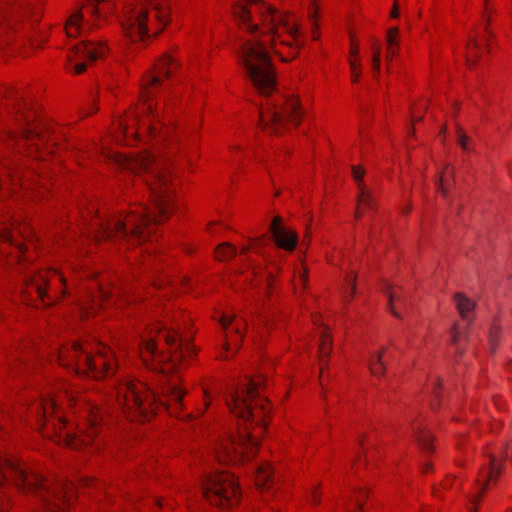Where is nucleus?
<instances>
[{"label": "nucleus", "mask_w": 512, "mask_h": 512, "mask_svg": "<svg viewBox=\"0 0 512 512\" xmlns=\"http://www.w3.org/2000/svg\"><path fill=\"white\" fill-rule=\"evenodd\" d=\"M413 434L421 445V447L425 450L431 449V434L430 431L426 429V427H422V425H413Z\"/></svg>", "instance_id": "obj_22"}, {"label": "nucleus", "mask_w": 512, "mask_h": 512, "mask_svg": "<svg viewBox=\"0 0 512 512\" xmlns=\"http://www.w3.org/2000/svg\"><path fill=\"white\" fill-rule=\"evenodd\" d=\"M360 67H361L360 63H358L355 60H350V68L352 71L353 82L358 81V79L360 77Z\"/></svg>", "instance_id": "obj_36"}, {"label": "nucleus", "mask_w": 512, "mask_h": 512, "mask_svg": "<svg viewBox=\"0 0 512 512\" xmlns=\"http://www.w3.org/2000/svg\"><path fill=\"white\" fill-rule=\"evenodd\" d=\"M500 472H501V467L495 464V460L494 459H491V461H490V468H489V472H488V474H487V476L485 478V483H484L483 488H482L481 492L479 493V495L477 496L475 501H479L481 499V497L483 496V493H484V491L486 489L488 481H490L493 478H496L500 474Z\"/></svg>", "instance_id": "obj_29"}, {"label": "nucleus", "mask_w": 512, "mask_h": 512, "mask_svg": "<svg viewBox=\"0 0 512 512\" xmlns=\"http://www.w3.org/2000/svg\"><path fill=\"white\" fill-rule=\"evenodd\" d=\"M0 241L2 245L14 246L17 253H23V244L19 243L14 236V233L8 224H1L0 226Z\"/></svg>", "instance_id": "obj_19"}, {"label": "nucleus", "mask_w": 512, "mask_h": 512, "mask_svg": "<svg viewBox=\"0 0 512 512\" xmlns=\"http://www.w3.org/2000/svg\"><path fill=\"white\" fill-rule=\"evenodd\" d=\"M84 8L91 15L102 17L112 10V4L108 2L97 3L94 0H89V2L85 4Z\"/></svg>", "instance_id": "obj_23"}, {"label": "nucleus", "mask_w": 512, "mask_h": 512, "mask_svg": "<svg viewBox=\"0 0 512 512\" xmlns=\"http://www.w3.org/2000/svg\"><path fill=\"white\" fill-rule=\"evenodd\" d=\"M467 47L469 49V54L467 56V62L469 64V66L472 67V65H475L476 61L479 59V54L477 52L479 49V42L475 36L469 37Z\"/></svg>", "instance_id": "obj_27"}, {"label": "nucleus", "mask_w": 512, "mask_h": 512, "mask_svg": "<svg viewBox=\"0 0 512 512\" xmlns=\"http://www.w3.org/2000/svg\"><path fill=\"white\" fill-rule=\"evenodd\" d=\"M57 358L61 365L73 369L76 373L92 374L95 378L113 374L115 370L114 354L108 347L100 344L96 357L87 348L75 342L62 347L57 352Z\"/></svg>", "instance_id": "obj_6"}, {"label": "nucleus", "mask_w": 512, "mask_h": 512, "mask_svg": "<svg viewBox=\"0 0 512 512\" xmlns=\"http://www.w3.org/2000/svg\"><path fill=\"white\" fill-rule=\"evenodd\" d=\"M384 352L385 350H383L380 353L373 354L369 360L370 371L375 376H379L384 372V363L382 360Z\"/></svg>", "instance_id": "obj_25"}, {"label": "nucleus", "mask_w": 512, "mask_h": 512, "mask_svg": "<svg viewBox=\"0 0 512 512\" xmlns=\"http://www.w3.org/2000/svg\"><path fill=\"white\" fill-rule=\"evenodd\" d=\"M106 414V411L93 407L90 411V417H89V431H87V434L83 438H79L76 436L67 435L66 443L69 447L73 449L79 448L82 444H85L91 437L96 433V430L98 426L100 425V422L103 420L104 415Z\"/></svg>", "instance_id": "obj_13"}, {"label": "nucleus", "mask_w": 512, "mask_h": 512, "mask_svg": "<svg viewBox=\"0 0 512 512\" xmlns=\"http://www.w3.org/2000/svg\"><path fill=\"white\" fill-rule=\"evenodd\" d=\"M439 185H440V189H441L442 193L445 194L446 192H445V188H444V185H443V177L441 178Z\"/></svg>", "instance_id": "obj_47"}, {"label": "nucleus", "mask_w": 512, "mask_h": 512, "mask_svg": "<svg viewBox=\"0 0 512 512\" xmlns=\"http://www.w3.org/2000/svg\"><path fill=\"white\" fill-rule=\"evenodd\" d=\"M168 21L166 0H144L127 8L121 26L126 37L137 41L158 34Z\"/></svg>", "instance_id": "obj_5"}, {"label": "nucleus", "mask_w": 512, "mask_h": 512, "mask_svg": "<svg viewBox=\"0 0 512 512\" xmlns=\"http://www.w3.org/2000/svg\"><path fill=\"white\" fill-rule=\"evenodd\" d=\"M141 354L144 362L147 361L145 354L151 355L153 357H160L158 347L152 337L143 341V350L141 351Z\"/></svg>", "instance_id": "obj_28"}, {"label": "nucleus", "mask_w": 512, "mask_h": 512, "mask_svg": "<svg viewBox=\"0 0 512 512\" xmlns=\"http://www.w3.org/2000/svg\"><path fill=\"white\" fill-rule=\"evenodd\" d=\"M147 129L150 131L151 134L156 135L157 127L154 124H149L147 126Z\"/></svg>", "instance_id": "obj_41"}, {"label": "nucleus", "mask_w": 512, "mask_h": 512, "mask_svg": "<svg viewBox=\"0 0 512 512\" xmlns=\"http://www.w3.org/2000/svg\"><path fill=\"white\" fill-rule=\"evenodd\" d=\"M485 31H486V34L491 37L492 36V33L491 31L488 29V27L485 28Z\"/></svg>", "instance_id": "obj_49"}, {"label": "nucleus", "mask_w": 512, "mask_h": 512, "mask_svg": "<svg viewBox=\"0 0 512 512\" xmlns=\"http://www.w3.org/2000/svg\"><path fill=\"white\" fill-rule=\"evenodd\" d=\"M204 497L213 505L232 507L240 500V490L234 476L228 472L209 474L202 483Z\"/></svg>", "instance_id": "obj_7"}, {"label": "nucleus", "mask_w": 512, "mask_h": 512, "mask_svg": "<svg viewBox=\"0 0 512 512\" xmlns=\"http://www.w3.org/2000/svg\"><path fill=\"white\" fill-rule=\"evenodd\" d=\"M385 294L388 297V305H389L390 311L394 314L395 317L399 318L400 315L394 307V302H396V301L402 302V297L396 291H393L390 286L386 287Z\"/></svg>", "instance_id": "obj_30"}, {"label": "nucleus", "mask_w": 512, "mask_h": 512, "mask_svg": "<svg viewBox=\"0 0 512 512\" xmlns=\"http://www.w3.org/2000/svg\"><path fill=\"white\" fill-rule=\"evenodd\" d=\"M372 67L377 75L380 71V48L376 44L373 46Z\"/></svg>", "instance_id": "obj_32"}, {"label": "nucleus", "mask_w": 512, "mask_h": 512, "mask_svg": "<svg viewBox=\"0 0 512 512\" xmlns=\"http://www.w3.org/2000/svg\"><path fill=\"white\" fill-rule=\"evenodd\" d=\"M456 302V308L461 316V318L465 321H472V312L474 310L475 304L474 302L467 298L462 293H457L454 297Z\"/></svg>", "instance_id": "obj_18"}, {"label": "nucleus", "mask_w": 512, "mask_h": 512, "mask_svg": "<svg viewBox=\"0 0 512 512\" xmlns=\"http://www.w3.org/2000/svg\"><path fill=\"white\" fill-rule=\"evenodd\" d=\"M38 408H39V410H41V416L46 418V417H48V414L55 412L56 403L51 399H47V400L42 401L39 404Z\"/></svg>", "instance_id": "obj_31"}, {"label": "nucleus", "mask_w": 512, "mask_h": 512, "mask_svg": "<svg viewBox=\"0 0 512 512\" xmlns=\"http://www.w3.org/2000/svg\"><path fill=\"white\" fill-rule=\"evenodd\" d=\"M464 335V331L459 324H454L451 330V342L457 344L460 338Z\"/></svg>", "instance_id": "obj_33"}, {"label": "nucleus", "mask_w": 512, "mask_h": 512, "mask_svg": "<svg viewBox=\"0 0 512 512\" xmlns=\"http://www.w3.org/2000/svg\"><path fill=\"white\" fill-rule=\"evenodd\" d=\"M27 14L35 15V12H33L29 7H18L0 11V31L15 29L16 23Z\"/></svg>", "instance_id": "obj_15"}, {"label": "nucleus", "mask_w": 512, "mask_h": 512, "mask_svg": "<svg viewBox=\"0 0 512 512\" xmlns=\"http://www.w3.org/2000/svg\"><path fill=\"white\" fill-rule=\"evenodd\" d=\"M259 386V381L248 379L227 400L230 411L240 422L237 435H230L218 444L216 454L219 461L238 463L250 460L255 455L258 438L251 428L256 425L262 429L269 414L267 399L260 395Z\"/></svg>", "instance_id": "obj_4"}, {"label": "nucleus", "mask_w": 512, "mask_h": 512, "mask_svg": "<svg viewBox=\"0 0 512 512\" xmlns=\"http://www.w3.org/2000/svg\"><path fill=\"white\" fill-rule=\"evenodd\" d=\"M53 277L57 278V280H58L59 282H62V281H63V279H62V275H60L57 271H54V272H53Z\"/></svg>", "instance_id": "obj_43"}, {"label": "nucleus", "mask_w": 512, "mask_h": 512, "mask_svg": "<svg viewBox=\"0 0 512 512\" xmlns=\"http://www.w3.org/2000/svg\"><path fill=\"white\" fill-rule=\"evenodd\" d=\"M429 468H430V464L428 463L425 466H423V472L428 471Z\"/></svg>", "instance_id": "obj_48"}, {"label": "nucleus", "mask_w": 512, "mask_h": 512, "mask_svg": "<svg viewBox=\"0 0 512 512\" xmlns=\"http://www.w3.org/2000/svg\"><path fill=\"white\" fill-rule=\"evenodd\" d=\"M353 177L358 183V187L360 189V194L358 196V210L356 212V216L359 217L360 210L363 208H371L372 200L368 192L361 185L362 178L364 176V170L361 167H353L352 168Z\"/></svg>", "instance_id": "obj_16"}, {"label": "nucleus", "mask_w": 512, "mask_h": 512, "mask_svg": "<svg viewBox=\"0 0 512 512\" xmlns=\"http://www.w3.org/2000/svg\"><path fill=\"white\" fill-rule=\"evenodd\" d=\"M124 132L127 134L128 133V130H127V127H124Z\"/></svg>", "instance_id": "obj_56"}, {"label": "nucleus", "mask_w": 512, "mask_h": 512, "mask_svg": "<svg viewBox=\"0 0 512 512\" xmlns=\"http://www.w3.org/2000/svg\"><path fill=\"white\" fill-rule=\"evenodd\" d=\"M101 294H102V296H103L104 298H108V295L106 294V292L101 291Z\"/></svg>", "instance_id": "obj_51"}, {"label": "nucleus", "mask_w": 512, "mask_h": 512, "mask_svg": "<svg viewBox=\"0 0 512 512\" xmlns=\"http://www.w3.org/2000/svg\"><path fill=\"white\" fill-rule=\"evenodd\" d=\"M396 49L394 46L390 47L388 46V57H394L396 55Z\"/></svg>", "instance_id": "obj_42"}, {"label": "nucleus", "mask_w": 512, "mask_h": 512, "mask_svg": "<svg viewBox=\"0 0 512 512\" xmlns=\"http://www.w3.org/2000/svg\"><path fill=\"white\" fill-rule=\"evenodd\" d=\"M234 322L236 323V325L231 332H233L235 334V336L237 337V340L234 341L233 339H230L229 334L226 333V335H225L226 340L223 344V349L226 353L225 358H228V353L232 350V346H236V348H238L239 342L243 336V330L246 326V322L244 319L238 320L236 318V316L223 315L220 319V323L224 330H227L228 327Z\"/></svg>", "instance_id": "obj_14"}, {"label": "nucleus", "mask_w": 512, "mask_h": 512, "mask_svg": "<svg viewBox=\"0 0 512 512\" xmlns=\"http://www.w3.org/2000/svg\"><path fill=\"white\" fill-rule=\"evenodd\" d=\"M248 250H249V247H244V248L242 249V252H241V253H243V254H244V253H246Z\"/></svg>", "instance_id": "obj_50"}, {"label": "nucleus", "mask_w": 512, "mask_h": 512, "mask_svg": "<svg viewBox=\"0 0 512 512\" xmlns=\"http://www.w3.org/2000/svg\"><path fill=\"white\" fill-rule=\"evenodd\" d=\"M351 54H352L353 56L358 55V48L353 46V47L351 48Z\"/></svg>", "instance_id": "obj_45"}, {"label": "nucleus", "mask_w": 512, "mask_h": 512, "mask_svg": "<svg viewBox=\"0 0 512 512\" xmlns=\"http://www.w3.org/2000/svg\"><path fill=\"white\" fill-rule=\"evenodd\" d=\"M30 104L27 101H17L13 106L15 121L19 126L21 140L31 144L35 152H39L41 145L48 144L51 141L46 134H53L52 128L43 122L34 123V119H30L27 110Z\"/></svg>", "instance_id": "obj_8"}, {"label": "nucleus", "mask_w": 512, "mask_h": 512, "mask_svg": "<svg viewBox=\"0 0 512 512\" xmlns=\"http://www.w3.org/2000/svg\"><path fill=\"white\" fill-rule=\"evenodd\" d=\"M489 22H490V19H489V17H487V18H486V23H487V25L489 24Z\"/></svg>", "instance_id": "obj_55"}, {"label": "nucleus", "mask_w": 512, "mask_h": 512, "mask_svg": "<svg viewBox=\"0 0 512 512\" xmlns=\"http://www.w3.org/2000/svg\"><path fill=\"white\" fill-rule=\"evenodd\" d=\"M173 59L170 55H164L161 60L155 65L154 71L151 72L145 82L144 101H151L154 97L153 89L156 87L163 78H166L171 73V66H173Z\"/></svg>", "instance_id": "obj_11"}, {"label": "nucleus", "mask_w": 512, "mask_h": 512, "mask_svg": "<svg viewBox=\"0 0 512 512\" xmlns=\"http://www.w3.org/2000/svg\"><path fill=\"white\" fill-rule=\"evenodd\" d=\"M398 33H399V30L397 27H392L388 30V33H387L388 46L392 47V46L397 45Z\"/></svg>", "instance_id": "obj_34"}, {"label": "nucleus", "mask_w": 512, "mask_h": 512, "mask_svg": "<svg viewBox=\"0 0 512 512\" xmlns=\"http://www.w3.org/2000/svg\"><path fill=\"white\" fill-rule=\"evenodd\" d=\"M270 231L276 242V245L284 250L292 251L298 243V235L281 224V217L273 218L270 225Z\"/></svg>", "instance_id": "obj_12"}, {"label": "nucleus", "mask_w": 512, "mask_h": 512, "mask_svg": "<svg viewBox=\"0 0 512 512\" xmlns=\"http://www.w3.org/2000/svg\"><path fill=\"white\" fill-rule=\"evenodd\" d=\"M143 111L147 113L148 116H151L153 118H158V114L155 111L154 104L151 101H144L143 103ZM156 122H159V119H156Z\"/></svg>", "instance_id": "obj_35"}, {"label": "nucleus", "mask_w": 512, "mask_h": 512, "mask_svg": "<svg viewBox=\"0 0 512 512\" xmlns=\"http://www.w3.org/2000/svg\"><path fill=\"white\" fill-rule=\"evenodd\" d=\"M46 274L36 273L27 276L25 279V289L22 292V299L28 305H34L35 300L47 304L45 298V286L47 284ZM35 306H37L35 304Z\"/></svg>", "instance_id": "obj_10"}, {"label": "nucleus", "mask_w": 512, "mask_h": 512, "mask_svg": "<svg viewBox=\"0 0 512 512\" xmlns=\"http://www.w3.org/2000/svg\"><path fill=\"white\" fill-rule=\"evenodd\" d=\"M441 388V381L438 377H434L431 380V392L435 398H438Z\"/></svg>", "instance_id": "obj_37"}, {"label": "nucleus", "mask_w": 512, "mask_h": 512, "mask_svg": "<svg viewBox=\"0 0 512 512\" xmlns=\"http://www.w3.org/2000/svg\"><path fill=\"white\" fill-rule=\"evenodd\" d=\"M105 42L97 40H83L76 44L71 52L68 54V58L72 69L76 74H81L86 70L87 61H95L98 58L103 57L107 52Z\"/></svg>", "instance_id": "obj_9"}, {"label": "nucleus", "mask_w": 512, "mask_h": 512, "mask_svg": "<svg viewBox=\"0 0 512 512\" xmlns=\"http://www.w3.org/2000/svg\"><path fill=\"white\" fill-rule=\"evenodd\" d=\"M391 16L394 18H397L399 16L398 4L396 1L394 2V5H393L392 11H391Z\"/></svg>", "instance_id": "obj_40"}, {"label": "nucleus", "mask_w": 512, "mask_h": 512, "mask_svg": "<svg viewBox=\"0 0 512 512\" xmlns=\"http://www.w3.org/2000/svg\"><path fill=\"white\" fill-rule=\"evenodd\" d=\"M496 340V335L494 334V332H492L490 334V342H491V345H493V343L495 342Z\"/></svg>", "instance_id": "obj_46"}, {"label": "nucleus", "mask_w": 512, "mask_h": 512, "mask_svg": "<svg viewBox=\"0 0 512 512\" xmlns=\"http://www.w3.org/2000/svg\"><path fill=\"white\" fill-rule=\"evenodd\" d=\"M83 15L80 11H75L68 19L66 24V33L68 37H77L83 35L90 27L83 26Z\"/></svg>", "instance_id": "obj_17"}, {"label": "nucleus", "mask_w": 512, "mask_h": 512, "mask_svg": "<svg viewBox=\"0 0 512 512\" xmlns=\"http://www.w3.org/2000/svg\"><path fill=\"white\" fill-rule=\"evenodd\" d=\"M263 238L264 237H261L260 239L257 240V242L260 244L261 242H263Z\"/></svg>", "instance_id": "obj_54"}, {"label": "nucleus", "mask_w": 512, "mask_h": 512, "mask_svg": "<svg viewBox=\"0 0 512 512\" xmlns=\"http://www.w3.org/2000/svg\"><path fill=\"white\" fill-rule=\"evenodd\" d=\"M237 254V248L230 243H223L219 245L216 255L218 260L226 261L232 259Z\"/></svg>", "instance_id": "obj_26"}, {"label": "nucleus", "mask_w": 512, "mask_h": 512, "mask_svg": "<svg viewBox=\"0 0 512 512\" xmlns=\"http://www.w3.org/2000/svg\"><path fill=\"white\" fill-rule=\"evenodd\" d=\"M109 159L119 168L136 174H145L144 182L149 188L152 207H142L125 218L114 217L98 223L97 238H132L145 241L156 223L166 218L172 209L174 189L170 184L169 165L151 154L131 158L121 153H112Z\"/></svg>", "instance_id": "obj_2"}, {"label": "nucleus", "mask_w": 512, "mask_h": 512, "mask_svg": "<svg viewBox=\"0 0 512 512\" xmlns=\"http://www.w3.org/2000/svg\"><path fill=\"white\" fill-rule=\"evenodd\" d=\"M331 352V336L328 333L327 329H323L321 332V342L319 345V353H320V366L321 372H323L324 366L327 365L325 362V358H328Z\"/></svg>", "instance_id": "obj_20"}, {"label": "nucleus", "mask_w": 512, "mask_h": 512, "mask_svg": "<svg viewBox=\"0 0 512 512\" xmlns=\"http://www.w3.org/2000/svg\"><path fill=\"white\" fill-rule=\"evenodd\" d=\"M0 252L4 253V251H3V247H0Z\"/></svg>", "instance_id": "obj_58"}, {"label": "nucleus", "mask_w": 512, "mask_h": 512, "mask_svg": "<svg viewBox=\"0 0 512 512\" xmlns=\"http://www.w3.org/2000/svg\"><path fill=\"white\" fill-rule=\"evenodd\" d=\"M313 502H314L315 504H318V503H319V499H318V498H316V497H314Z\"/></svg>", "instance_id": "obj_52"}, {"label": "nucleus", "mask_w": 512, "mask_h": 512, "mask_svg": "<svg viewBox=\"0 0 512 512\" xmlns=\"http://www.w3.org/2000/svg\"><path fill=\"white\" fill-rule=\"evenodd\" d=\"M469 512H475V509H474V508H471V509L469 510Z\"/></svg>", "instance_id": "obj_57"}, {"label": "nucleus", "mask_w": 512, "mask_h": 512, "mask_svg": "<svg viewBox=\"0 0 512 512\" xmlns=\"http://www.w3.org/2000/svg\"><path fill=\"white\" fill-rule=\"evenodd\" d=\"M468 141H469V138L466 135H464L462 132H459L458 143L464 151H468Z\"/></svg>", "instance_id": "obj_38"}, {"label": "nucleus", "mask_w": 512, "mask_h": 512, "mask_svg": "<svg viewBox=\"0 0 512 512\" xmlns=\"http://www.w3.org/2000/svg\"><path fill=\"white\" fill-rule=\"evenodd\" d=\"M173 317L167 316L157 326V333L169 348L170 363L160 365L161 377L156 388L132 380L121 383L116 390V402L123 413L130 417H139L148 420L159 407L173 414L180 409L184 391L180 388L179 377L170 375L173 369L181 363L186 356L194 354L190 344H184L179 337V327Z\"/></svg>", "instance_id": "obj_3"}, {"label": "nucleus", "mask_w": 512, "mask_h": 512, "mask_svg": "<svg viewBox=\"0 0 512 512\" xmlns=\"http://www.w3.org/2000/svg\"><path fill=\"white\" fill-rule=\"evenodd\" d=\"M42 418L44 419V417L42 416ZM46 420V423H44V426H47V424L49 423V420H47V417L45 418Z\"/></svg>", "instance_id": "obj_53"}, {"label": "nucleus", "mask_w": 512, "mask_h": 512, "mask_svg": "<svg viewBox=\"0 0 512 512\" xmlns=\"http://www.w3.org/2000/svg\"><path fill=\"white\" fill-rule=\"evenodd\" d=\"M368 497V492L363 488H356L353 494L345 497V501L355 505L356 508L362 509L365 499Z\"/></svg>", "instance_id": "obj_24"}, {"label": "nucleus", "mask_w": 512, "mask_h": 512, "mask_svg": "<svg viewBox=\"0 0 512 512\" xmlns=\"http://www.w3.org/2000/svg\"><path fill=\"white\" fill-rule=\"evenodd\" d=\"M57 424L62 427V426H65V422L63 421V419L61 417H58L57 418Z\"/></svg>", "instance_id": "obj_44"}, {"label": "nucleus", "mask_w": 512, "mask_h": 512, "mask_svg": "<svg viewBox=\"0 0 512 512\" xmlns=\"http://www.w3.org/2000/svg\"><path fill=\"white\" fill-rule=\"evenodd\" d=\"M256 473V484L259 487L268 485L273 476V470L269 464H261L254 467Z\"/></svg>", "instance_id": "obj_21"}, {"label": "nucleus", "mask_w": 512, "mask_h": 512, "mask_svg": "<svg viewBox=\"0 0 512 512\" xmlns=\"http://www.w3.org/2000/svg\"><path fill=\"white\" fill-rule=\"evenodd\" d=\"M355 279H356V276L353 275L351 276L347 281L349 282V285H350V288H349V296L352 297L354 292H355Z\"/></svg>", "instance_id": "obj_39"}, {"label": "nucleus", "mask_w": 512, "mask_h": 512, "mask_svg": "<svg viewBox=\"0 0 512 512\" xmlns=\"http://www.w3.org/2000/svg\"><path fill=\"white\" fill-rule=\"evenodd\" d=\"M234 18L249 32H260L267 39L244 40L236 48L239 63L256 93L265 97L258 105L259 122L263 129L273 133L285 131L289 124L298 125L303 112L299 101L277 92V74L267 48L282 55L278 45L298 49L303 40L298 24L290 16L273 5L260 0L239 1L232 6ZM282 60L287 59L283 56Z\"/></svg>", "instance_id": "obj_1"}]
</instances>
